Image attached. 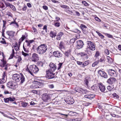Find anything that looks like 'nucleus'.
I'll use <instances>...</instances> for the list:
<instances>
[{
	"label": "nucleus",
	"instance_id": "nucleus-1",
	"mask_svg": "<svg viewBox=\"0 0 121 121\" xmlns=\"http://www.w3.org/2000/svg\"><path fill=\"white\" fill-rule=\"evenodd\" d=\"M12 79L13 81L18 82L21 80L20 84L23 83L25 81V78L23 75L22 73L20 74H13L12 76Z\"/></svg>",
	"mask_w": 121,
	"mask_h": 121
},
{
	"label": "nucleus",
	"instance_id": "nucleus-2",
	"mask_svg": "<svg viewBox=\"0 0 121 121\" xmlns=\"http://www.w3.org/2000/svg\"><path fill=\"white\" fill-rule=\"evenodd\" d=\"M26 70L31 75H33V73H37L39 70V69L35 65H30L29 68L28 67Z\"/></svg>",
	"mask_w": 121,
	"mask_h": 121
},
{
	"label": "nucleus",
	"instance_id": "nucleus-3",
	"mask_svg": "<svg viewBox=\"0 0 121 121\" xmlns=\"http://www.w3.org/2000/svg\"><path fill=\"white\" fill-rule=\"evenodd\" d=\"M47 49V45L44 44H43L40 45L37 48V50L38 53L42 54L46 51Z\"/></svg>",
	"mask_w": 121,
	"mask_h": 121
},
{
	"label": "nucleus",
	"instance_id": "nucleus-4",
	"mask_svg": "<svg viewBox=\"0 0 121 121\" xmlns=\"http://www.w3.org/2000/svg\"><path fill=\"white\" fill-rule=\"evenodd\" d=\"M52 95L51 94L45 93L42 95V99L43 100L46 102L48 101H50L51 97Z\"/></svg>",
	"mask_w": 121,
	"mask_h": 121
},
{
	"label": "nucleus",
	"instance_id": "nucleus-5",
	"mask_svg": "<svg viewBox=\"0 0 121 121\" xmlns=\"http://www.w3.org/2000/svg\"><path fill=\"white\" fill-rule=\"evenodd\" d=\"M87 43L88 45L87 48L89 49L92 51H94L95 50V44L91 41H87Z\"/></svg>",
	"mask_w": 121,
	"mask_h": 121
},
{
	"label": "nucleus",
	"instance_id": "nucleus-6",
	"mask_svg": "<svg viewBox=\"0 0 121 121\" xmlns=\"http://www.w3.org/2000/svg\"><path fill=\"white\" fill-rule=\"evenodd\" d=\"M74 90L76 92L83 94H86L88 92V91L86 89H84L78 86L75 87Z\"/></svg>",
	"mask_w": 121,
	"mask_h": 121
},
{
	"label": "nucleus",
	"instance_id": "nucleus-7",
	"mask_svg": "<svg viewBox=\"0 0 121 121\" xmlns=\"http://www.w3.org/2000/svg\"><path fill=\"white\" fill-rule=\"evenodd\" d=\"M108 74L111 77H116L117 76V72L112 69H109L108 70Z\"/></svg>",
	"mask_w": 121,
	"mask_h": 121
},
{
	"label": "nucleus",
	"instance_id": "nucleus-8",
	"mask_svg": "<svg viewBox=\"0 0 121 121\" xmlns=\"http://www.w3.org/2000/svg\"><path fill=\"white\" fill-rule=\"evenodd\" d=\"M7 85L8 87L14 90L17 87L16 83L12 82H8L7 83Z\"/></svg>",
	"mask_w": 121,
	"mask_h": 121
},
{
	"label": "nucleus",
	"instance_id": "nucleus-9",
	"mask_svg": "<svg viewBox=\"0 0 121 121\" xmlns=\"http://www.w3.org/2000/svg\"><path fill=\"white\" fill-rule=\"evenodd\" d=\"M55 73H53V72L50 71H47L46 77L48 79H52L54 78Z\"/></svg>",
	"mask_w": 121,
	"mask_h": 121
},
{
	"label": "nucleus",
	"instance_id": "nucleus-10",
	"mask_svg": "<svg viewBox=\"0 0 121 121\" xmlns=\"http://www.w3.org/2000/svg\"><path fill=\"white\" fill-rule=\"evenodd\" d=\"M39 57L38 55L35 53H34L32 55L31 58L32 61L36 62L39 60Z\"/></svg>",
	"mask_w": 121,
	"mask_h": 121
},
{
	"label": "nucleus",
	"instance_id": "nucleus-11",
	"mask_svg": "<svg viewBox=\"0 0 121 121\" xmlns=\"http://www.w3.org/2000/svg\"><path fill=\"white\" fill-rule=\"evenodd\" d=\"M6 74L5 72H4L3 73L2 78L0 80V84L4 83L6 82Z\"/></svg>",
	"mask_w": 121,
	"mask_h": 121
},
{
	"label": "nucleus",
	"instance_id": "nucleus-12",
	"mask_svg": "<svg viewBox=\"0 0 121 121\" xmlns=\"http://www.w3.org/2000/svg\"><path fill=\"white\" fill-rule=\"evenodd\" d=\"M66 102L69 104H72L74 103V101L72 97L70 96H68L67 97Z\"/></svg>",
	"mask_w": 121,
	"mask_h": 121
},
{
	"label": "nucleus",
	"instance_id": "nucleus-13",
	"mask_svg": "<svg viewBox=\"0 0 121 121\" xmlns=\"http://www.w3.org/2000/svg\"><path fill=\"white\" fill-rule=\"evenodd\" d=\"M98 74L101 77H103L106 78H108V76L107 75L104 71H102L101 70H99L98 71Z\"/></svg>",
	"mask_w": 121,
	"mask_h": 121
},
{
	"label": "nucleus",
	"instance_id": "nucleus-14",
	"mask_svg": "<svg viewBox=\"0 0 121 121\" xmlns=\"http://www.w3.org/2000/svg\"><path fill=\"white\" fill-rule=\"evenodd\" d=\"M77 44L76 46L77 49H80L82 48L84 45L83 42L81 40H78L77 41Z\"/></svg>",
	"mask_w": 121,
	"mask_h": 121
},
{
	"label": "nucleus",
	"instance_id": "nucleus-15",
	"mask_svg": "<svg viewBox=\"0 0 121 121\" xmlns=\"http://www.w3.org/2000/svg\"><path fill=\"white\" fill-rule=\"evenodd\" d=\"M1 62L0 63V66L2 67H4V69L5 70H7L8 68L7 67L9 66L8 64H6V61L4 60H1Z\"/></svg>",
	"mask_w": 121,
	"mask_h": 121
},
{
	"label": "nucleus",
	"instance_id": "nucleus-16",
	"mask_svg": "<svg viewBox=\"0 0 121 121\" xmlns=\"http://www.w3.org/2000/svg\"><path fill=\"white\" fill-rule=\"evenodd\" d=\"M116 79L113 77H111L108 79L107 81V83L112 85L116 81Z\"/></svg>",
	"mask_w": 121,
	"mask_h": 121
},
{
	"label": "nucleus",
	"instance_id": "nucleus-17",
	"mask_svg": "<svg viewBox=\"0 0 121 121\" xmlns=\"http://www.w3.org/2000/svg\"><path fill=\"white\" fill-rule=\"evenodd\" d=\"M49 66L50 67V69L48 71L53 72L56 69V65L53 63H50L49 64Z\"/></svg>",
	"mask_w": 121,
	"mask_h": 121
},
{
	"label": "nucleus",
	"instance_id": "nucleus-18",
	"mask_svg": "<svg viewBox=\"0 0 121 121\" xmlns=\"http://www.w3.org/2000/svg\"><path fill=\"white\" fill-rule=\"evenodd\" d=\"M53 54L55 56L58 58H60L63 56V54L58 51H54L53 53Z\"/></svg>",
	"mask_w": 121,
	"mask_h": 121
},
{
	"label": "nucleus",
	"instance_id": "nucleus-19",
	"mask_svg": "<svg viewBox=\"0 0 121 121\" xmlns=\"http://www.w3.org/2000/svg\"><path fill=\"white\" fill-rule=\"evenodd\" d=\"M6 33L9 38H12L14 36L15 32L13 31H8L6 32Z\"/></svg>",
	"mask_w": 121,
	"mask_h": 121
},
{
	"label": "nucleus",
	"instance_id": "nucleus-20",
	"mask_svg": "<svg viewBox=\"0 0 121 121\" xmlns=\"http://www.w3.org/2000/svg\"><path fill=\"white\" fill-rule=\"evenodd\" d=\"M15 99L14 98H12L11 97H9L7 98H5L4 99V100L5 103H8L9 101H13Z\"/></svg>",
	"mask_w": 121,
	"mask_h": 121
},
{
	"label": "nucleus",
	"instance_id": "nucleus-21",
	"mask_svg": "<svg viewBox=\"0 0 121 121\" xmlns=\"http://www.w3.org/2000/svg\"><path fill=\"white\" fill-rule=\"evenodd\" d=\"M99 87L100 90L102 92H104L105 90L104 86L102 83L99 84Z\"/></svg>",
	"mask_w": 121,
	"mask_h": 121
},
{
	"label": "nucleus",
	"instance_id": "nucleus-22",
	"mask_svg": "<svg viewBox=\"0 0 121 121\" xmlns=\"http://www.w3.org/2000/svg\"><path fill=\"white\" fill-rule=\"evenodd\" d=\"M16 18L13 21L11 22L10 24V25H13L16 27L17 28L19 26L17 23L16 22Z\"/></svg>",
	"mask_w": 121,
	"mask_h": 121
},
{
	"label": "nucleus",
	"instance_id": "nucleus-23",
	"mask_svg": "<svg viewBox=\"0 0 121 121\" xmlns=\"http://www.w3.org/2000/svg\"><path fill=\"white\" fill-rule=\"evenodd\" d=\"M95 97V95L93 94L89 95H85L84 97L85 98L91 99Z\"/></svg>",
	"mask_w": 121,
	"mask_h": 121
},
{
	"label": "nucleus",
	"instance_id": "nucleus-24",
	"mask_svg": "<svg viewBox=\"0 0 121 121\" xmlns=\"http://www.w3.org/2000/svg\"><path fill=\"white\" fill-rule=\"evenodd\" d=\"M63 35V33L62 32H60L59 33L57 36L56 39L57 40L60 39L61 37Z\"/></svg>",
	"mask_w": 121,
	"mask_h": 121
},
{
	"label": "nucleus",
	"instance_id": "nucleus-25",
	"mask_svg": "<svg viewBox=\"0 0 121 121\" xmlns=\"http://www.w3.org/2000/svg\"><path fill=\"white\" fill-rule=\"evenodd\" d=\"M34 40H26L25 41V43H26V46L28 47H30V44L34 42Z\"/></svg>",
	"mask_w": 121,
	"mask_h": 121
},
{
	"label": "nucleus",
	"instance_id": "nucleus-26",
	"mask_svg": "<svg viewBox=\"0 0 121 121\" xmlns=\"http://www.w3.org/2000/svg\"><path fill=\"white\" fill-rule=\"evenodd\" d=\"M50 35L52 38H55L56 36V33L55 32L51 31L50 33Z\"/></svg>",
	"mask_w": 121,
	"mask_h": 121
},
{
	"label": "nucleus",
	"instance_id": "nucleus-27",
	"mask_svg": "<svg viewBox=\"0 0 121 121\" xmlns=\"http://www.w3.org/2000/svg\"><path fill=\"white\" fill-rule=\"evenodd\" d=\"M71 51L70 50H69L66 51L65 53V55L67 57H68L70 54Z\"/></svg>",
	"mask_w": 121,
	"mask_h": 121
},
{
	"label": "nucleus",
	"instance_id": "nucleus-28",
	"mask_svg": "<svg viewBox=\"0 0 121 121\" xmlns=\"http://www.w3.org/2000/svg\"><path fill=\"white\" fill-rule=\"evenodd\" d=\"M15 45L13 46L14 49L16 50V51H18L19 50V47L17 46V43H15Z\"/></svg>",
	"mask_w": 121,
	"mask_h": 121
},
{
	"label": "nucleus",
	"instance_id": "nucleus-29",
	"mask_svg": "<svg viewBox=\"0 0 121 121\" xmlns=\"http://www.w3.org/2000/svg\"><path fill=\"white\" fill-rule=\"evenodd\" d=\"M89 61H85L82 64V66L84 67V66H86L88 65L89 64Z\"/></svg>",
	"mask_w": 121,
	"mask_h": 121
},
{
	"label": "nucleus",
	"instance_id": "nucleus-30",
	"mask_svg": "<svg viewBox=\"0 0 121 121\" xmlns=\"http://www.w3.org/2000/svg\"><path fill=\"white\" fill-rule=\"evenodd\" d=\"M91 89L93 90L96 91L98 88L97 86L96 85H94L91 87Z\"/></svg>",
	"mask_w": 121,
	"mask_h": 121
},
{
	"label": "nucleus",
	"instance_id": "nucleus-31",
	"mask_svg": "<svg viewBox=\"0 0 121 121\" xmlns=\"http://www.w3.org/2000/svg\"><path fill=\"white\" fill-rule=\"evenodd\" d=\"M96 32L98 34V35L100 37L101 39H103L104 38V36L102 35L101 33L98 32L97 31H96Z\"/></svg>",
	"mask_w": 121,
	"mask_h": 121
},
{
	"label": "nucleus",
	"instance_id": "nucleus-32",
	"mask_svg": "<svg viewBox=\"0 0 121 121\" xmlns=\"http://www.w3.org/2000/svg\"><path fill=\"white\" fill-rule=\"evenodd\" d=\"M28 105V103L26 102H23L22 104V106L23 107H26Z\"/></svg>",
	"mask_w": 121,
	"mask_h": 121
},
{
	"label": "nucleus",
	"instance_id": "nucleus-33",
	"mask_svg": "<svg viewBox=\"0 0 121 121\" xmlns=\"http://www.w3.org/2000/svg\"><path fill=\"white\" fill-rule=\"evenodd\" d=\"M72 31L75 33H77L78 34L80 33L81 31L78 29H76L72 30Z\"/></svg>",
	"mask_w": 121,
	"mask_h": 121
},
{
	"label": "nucleus",
	"instance_id": "nucleus-34",
	"mask_svg": "<svg viewBox=\"0 0 121 121\" xmlns=\"http://www.w3.org/2000/svg\"><path fill=\"white\" fill-rule=\"evenodd\" d=\"M99 62V60H98L94 63L92 65V66L93 67H94L98 64Z\"/></svg>",
	"mask_w": 121,
	"mask_h": 121
},
{
	"label": "nucleus",
	"instance_id": "nucleus-35",
	"mask_svg": "<svg viewBox=\"0 0 121 121\" xmlns=\"http://www.w3.org/2000/svg\"><path fill=\"white\" fill-rule=\"evenodd\" d=\"M60 6L61 7L65 9H68L69 8L68 6L64 5H60Z\"/></svg>",
	"mask_w": 121,
	"mask_h": 121
},
{
	"label": "nucleus",
	"instance_id": "nucleus-36",
	"mask_svg": "<svg viewBox=\"0 0 121 121\" xmlns=\"http://www.w3.org/2000/svg\"><path fill=\"white\" fill-rule=\"evenodd\" d=\"M63 64L62 63H59V64L58 65V66L57 67V69L58 70H59L60 69L61 67V66Z\"/></svg>",
	"mask_w": 121,
	"mask_h": 121
},
{
	"label": "nucleus",
	"instance_id": "nucleus-37",
	"mask_svg": "<svg viewBox=\"0 0 121 121\" xmlns=\"http://www.w3.org/2000/svg\"><path fill=\"white\" fill-rule=\"evenodd\" d=\"M80 27L82 29H86L87 28V27L86 26L83 24H81L80 26Z\"/></svg>",
	"mask_w": 121,
	"mask_h": 121
},
{
	"label": "nucleus",
	"instance_id": "nucleus-38",
	"mask_svg": "<svg viewBox=\"0 0 121 121\" xmlns=\"http://www.w3.org/2000/svg\"><path fill=\"white\" fill-rule=\"evenodd\" d=\"M107 59L108 60V63H110L112 62V59L109 56H107Z\"/></svg>",
	"mask_w": 121,
	"mask_h": 121
},
{
	"label": "nucleus",
	"instance_id": "nucleus-39",
	"mask_svg": "<svg viewBox=\"0 0 121 121\" xmlns=\"http://www.w3.org/2000/svg\"><path fill=\"white\" fill-rule=\"evenodd\" d=\"M22 55H23L25 57L28 56H29V55L28 54L25 53L23 51L22 52Z\"/></svg>",
	"mask_w": 121,
	"mask_h": 121
},
{
	"label": "nucleus",
	"instance_id": "nucleus-40",
	"mask_svg": "<svg viewBox=\"0 0 121 121\" xmlns=\"http://www.w3.org/2000/svg\"><path fill=\"white\" fill-rule=\"evenodd\" d=\"M54 25L55 26L59 27L60 26V23L58 22H55Z\"/></svg>",
	"mask_w": 121,
	"mask_h": 121
},
{
	"label": "nucleus",
	"instance_id": "nucleus-41",
	"mask_svg": "<svg viewBox=\"0 0 121 121\" xmlns=\"http://www.w3.org/2000/svg\"><path fill=\"white\" fill-rule=\"evenodd\" d=\"M6 15L12 17H13V15L10 12H7Z\"/></svg>",
	"mask_w": 121,
	"mask_h": 121
},
{
	"label": "nucleus",
	"instance_id": "nucleus-42",
	"mask_svg": "<svg viewBox=\"0 0 121 121\" xmlns=\"http://www.w3.org/2000/svg\"><path fill=\"white\" fill-rule=\"evenodd\" d=\"M32 86L34 88H38L39 87V86L37 85V84H33L32 85Z\"/></svg>",
	"mask_w": 121,
	"mask_h": 121
},
{
	"label": "nucleus",
	"instance_id": "nucleus-43",
	"mask_svg": "<svg viewBox=\"0 0 121 121\" xmlns=\"http://www.w3.org/2000/svg\"><path fill=\"white\" fill-rule=\"evenodd\" d=\"M22 60V59L21 57L20 56H19L18 57V60H17V64H18Z\"/></svg>",
	"mask_w": 121,
	"mask_h": 121
},
{
	"label": "nucleus",
	"instance_id": "nucleus-44",
	"mask_svg": "<svg viewBox=\"0 0 121 121\" xmlns=\"http://www.w3.org/2000/svg\"><path fill=\"white\" fill-rule=\"evenodd\" d=\"M106 35L109 38H113V37L112 36L109 34H108L107 33H106Z\"/></svg>",
	"mask_w": 121,
	"mask_h": 121
},
{
	"label": "nucleus",
	"instance_id": "nucleus-45",
	"mask_svg": "<svg viewBox=\"0 0 121 121\" xmlns=\"http://www.w3.org/2000/svg\"><path fill=\"white\" fill-rule=\"evenodd\" d=\"M10 8H11L12 10L14 11H15L16 10V9L15 8V7L14 6L11 4L10 5Z\"/></svg>",
	"mask_w": 121,
	"mask_h": 121
},
{
	"label": "nucleus",
	"instance_id": "nucleus-46",
	"mask_svg": "<svg viewBox=\"0 0 121 121\" xmlns=\"http://www.w3.org/2000/svg\"><path fill=\"white\" fill-rule=\"evenodd\" d=\"M82 4H83L86 6H87L88 5V3L85 1H82Z\"/></svg>",
	"mask_w": 121,
	"mask_h": 121
},
{
	"label": "nucleus",
	"instance_id": "nucleus-47",
	"mask_svg": "<svg viewBox=\"0 0 121 121\" xmlns=\"http://www.w3.org/2000/svg\"><path fill=\"white\" fill-rule=\"evenodd\" d=\"M23 48L24 51L26 52H29L28 49L25 48L24 46V44L23 46Z\"/></svg>",
	"mask_w": 121,
	"mask_h": 121
},
{
	"label": "nucleus",
	"instance_id": "nucleus-48",
	"mask_svg": "<svg viewBox=\"0 0 121 121\" xmlns=\"http://www.w3.org/2000/svg\"><path fill=\"white\" fill-rule=\"evenodd\" d=\"M83 33L85 34H87L88 32V31L85 29H82Z\"/></svg>",
	"mask_w": 121,
	"mask_h": 121
},
{
	"label": "nucleus",
	"instance_id": "nucleus-49",
	"mask_svg": "<svg viewBox=\"0 0 121 121\" xmlns=\"http://www.w3.org/2000/svg\"><path fill=\"white\" fill-rule=\"evenodd\" d=\"M113 96L114 97H116L117 98H118L119 97L118 95L115 93L113 94Z\"/></svg>",
	"mask_w": 121,
	"mask_h": 121
},
{
	"label": "nucleus",
	"instance_id": "nucleus-50",
	"mask_svg": "<svg viewBox=\"0 0 121 121\" xmlns=\"http://www.w3.org/2000/svg\"><path fill=\"white\" fill-rule=\"evenodd\" d=\"M105 53L107 55H108L109 54V51L108 49L105 50Z\"/></svg>",
	"mask_w": 121,
	"mask_h": 121
},
{
	"label": "nucleus",
	"instance_id": "nucleus-51",
	"mask_svg": "<svg viewBox=\"0 0 121 121\" xmlns=\"http://www.w3.org/2000/svg\"><path fill=\"white\" fill-rule=\"evenodd\" d=\"M48 87L52 89L54 88V86L53 84L49 85H48Z\"/></svg>",
	"mask_w": 121,
	"mask_h": 121
},
{
	"label": "nucleus",
	"instance_id": "nucleus-52",
	"mask_svg": "<svg viewBox=\"0 0 121 121\" xmlns=\"http://www.w3.org/2000/svg\"><path fill=\"white\" fill-rule=\"evenodd\" d=\"M79 54L82 56L86 55V54L84 52H81L79 53Z\"/></svg>",
	"mask_w": 121,
	"mask_h": 121
},
{
	"label": "nucleus",
	"instance_id": "nucleus-53",
	"mask_svg": "<svg viewBox=\"0 0 121 121\" xmlns=\"http://www.w3.org/2000/svg\"><path fill=\"white\" fill-rule=\"evenodd\" d=\"M5 4L6 6L9 7H10V5L12 4H10L8 3H5Z\"/></svg>",
	"mask_w": 121,
	"mask_h": 121
},
{
	"label": "nucleus",
	"instance_id": "nucleus-54",
	"mask_svg": "<svg viewBox=\"0 0 121 121\" xmlns=\"http://www.w3.org/2000/svg\"><path fill=\"white\" fill-rule=\"evenodd\" d=\"M76 113L75 112H74L72 111H71L69 112V114L72 116H74L75 115L74 114Z\"/></svg>",
	"mask_w": 121,
	"mask_h": 121
},
{
	"label": "nucleus",
	"instance_id": "nucleus-55",
	"mask_svg": "<svg viewBox=\"0 0 121 121\" xmlns=\"http://www.w3.org/2000/svg\"><path fill=\"white\" fill-rule=\"evenodd\" d=\"M95 19L97 21H98L99 22H100V20L99 18L98 17H95Z\"/></svg>",
	"mask_w": 121,
	"mask_h": 121
},
{
	"label": "nucleus",
	"instance_id": "nucleus-56",
	"mask_svg": "<svg viewBox=\"0 0 121 121\" xmlns=\"http://www.w3.org/2000/svg\"><path fill=\"white\" fill-rule=\"evenodd\" d=\"M47 26L45 25L43 27V30H45V32H47Z\"/></svg>",
	"mask_w": 121,
	"mask_h": 121
},
{
	"label": "nucleus",
	"instance_id": "nucleus-57",
	"mask_svg": "<svg viewBox=\"0 0 121 121\" xmlns=\"http://www.w3.org/2000/svg\"><path fill=\"white\" fill-rule=\"evenodd\" d=\"M1 7L3 10H4L5 9V8L4 6V4L2 3L1 5Z\"/></svg>",
	"mask_w": 121,
	"mask_h": 121
},
{
	"label": "nucleus",
	"instance_id": "nucleus-58",
	"mask_svg": "<svg viewBox=\"0 0 121 121\" xmlns=\"http://www.w3.org/2000/svg\"><path fill=\"white\" fill-rule=\"evenodd\" d=\"M14 54H11L10 57H9V59H12L13 57L14 56Z\"/></svg>",
	"mask_w": 121,
	"mask_h": 121
},
{
	"label": "nucleus",
	"instance_id": "nucleus-59",
	"mask_svg": "<svg viewBox=\"0 0 121 121\" xmlns=\"http://www.w3.org/2000/svg\"><path fill=\"white\" fill-rule=\"evenodd\" d=\"M43 9L45 10H47L48 9V7L44 5L43 6Z\"/></svg>",
	"mask_w": 121,
	"mask_h": 121
},
{
	"label": "nucleus",
	"instance_id": "nucleus-60",
	"mask_svg": "<svg viewBox=\"0 0 121 121\" xmlns=\"http://www.w3.org/2000/svg\"><path fill=\"white\" fill-rule=\"evenodd\" d=\"M37 48H36V47L35 46H33V47H32V49L34 51H35V50H37Z\"/></svg>",
	"mask_w": 121,
	"mask_h": 121
},
{
	"label": "nucleus",
	"instance_id": "nucleus-61",
	"mask_svg": "<svg viewBox=\"0 0 121 121\" xmlns=\"http://www.w3.org/2000/svg\"><path fill=\"white\" fill-rule=\"evenodd\" d=\"M84 82L85 84L86 85H88V81L87 79H86L84 81Z\"/></svg>",
	"mask_w": 121,
	"mask_h": 121
},
{
	"label": "nucleus",
	"instance_id": "nucleus-62",
	"mask_svg": "<svg viewBox=\"0 0 121 121\" xmlns=\"http://www.w3.org/2000/svg\"><path fill=\"white\" fill-rule=\"evenodd\" d=\"M107 88L108 90L109 91H111L112 89V87L110 86H108Z\"/></svg>",
	"mask_w": 121,
	"mask_h": 121
},
{
	"label": "nucleus",
	"instance_id": "nucleus-63",
	"mask_svg": "<svg viewBox=\"0 0 121 121\" xmlns=\"http://www.w3.org/2000/svg\"><path fill=\"white\" fill-rule=\"evenodd\" d=\"M99 55V53L98 52H97L95 55V56L97 57Z\"/></svg>",
	"mask_w": 121,
	"mask_h": 121
},
{
	"label": "nucleus",
	"instance_id": "nucleus-64",
	"mask_svg": "<svg viewBox=\"0 0 121 121\" xmlns=\"http://www.w3.org/2000/svg\"><path fill=\"white\" fill-rule=\"evenodd\" d=\"M75 39H71L70 40V42L71 43H73L75 41Z\"/></svg>",
	"mask_w": 121,
	"mask_h": 121
}]
</instances>
